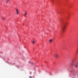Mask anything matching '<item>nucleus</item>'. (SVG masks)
Segmentation results:
<instances>
[{
    "label": "nucleus",
    "instance_id": "1",
    "mask_svg": "<svg viewBox=\"0 0 78 78\" xmlns=\"http://www.w3.org/2000/svg\"><path fill=\"white\" fill-rule=\"evenodd\" d=\"M66 25H67V23H63V25L62 27H61V30L63 33H64L66 30Z\"/></svg>",
    "mask_w": 78,
    "mask_h": 78
},
{
    "label": "nucleus",
    "instance_id": "2",
    "mask_svg": "<svg viewBox=\"0 0 78 78\" xmlns=\"http://www.w3.org/2000/svg\"><path fill=\"white\" fill-rule=\"evenodd\" d=\"M59 55L58 53H56L55 55V57L56 58H59Z\"/></svg>",
    "mask_w": 78,
    "mask_h": 78
},
{
    "label": "nucleus",
    "instance_id": "3",
    "mask_svg": "<svg viewBox=\"0 0 78 78\" xmlns=\"http://www.w3.org/2000/svg\"><path fill=\"white\" fill-rule=\"evenodd\" d=\"M16 15H18V14H19V11L18 10V9H16Z\"/></svg>",
    "mask_w": 78,
    "mask_h": 78
},
{
    "label": "nucleus",
    "instance_id": "4",
    "mask_svg": "<svg viewBox=\"0 0 78 78\" xmlns=\"http://www.w3.org/2000/svg\"><path fill=\"white\" fill-rule=\"evenodd\" d=\"M53 39H50L49 40V43H51L53 42Z\"/></svg>",
    "mask_w": 78,
    "mask_h": 78
},
{
    "label": "nucleus",
    "instance_id": "5",
    "mask_svg": "<svg viewBox=\"0 0 78 78\" xmlns=\"http://www.w3.org/2000/svg\"><path fill=\"white\" fill-rule=\"evenodd\" d=\"M1 19H2V20H5L6 19V18L4 17H1Z\"/></svg>",
    "mask_w": 78,
    "mask_h": 78
},
{
    "label": "nucleus",
    "instance_id": "6",
    "mask_svg": "<svg viewBox=\"0 0 78 78\" xmlns=\"http://www.w3.org/2000/svg\"><path fill=\"white\" fill-rule=\"evenodd\" d=\"M27 12H25V13H24V17H26L27 16Z\"/></svg>",
    "mask_w": 78,
    "mask_h": 78
},
{
    "label": "nucleus",
    "instance_id": "7",
    "mask_svg": "<svg viewBox=\"0 0 78 78\" xmlns=\"http://www.w3.org/2000/svg\"><path fill=\"white\" fill-rule=\"evenodd\" d=\"M6 0V2H5L6 3H8V2H9V0Z\"/></svg>",
    "mask_w": 78,
    "mask_h": 78
},
{
    "label": "nucleus",
    "instance_id": "8",
    "mask_svg": "<svg viewBox=\"0 0 78 78\" xmlns=\"http://www.w3.org/2000/svg\"><path fill=\"white\" fill-rule=\"evenodd\" d=\"M32 42L33 44H34V42H35V41H32Z\"/></svg>",
    "mask_w": 78,
    "mask_h": 78
},
{
    "label": "nucleus",
    "instance_id": "9",
    "mask_svg": "<svg viewBox=\"0 0 78 78\" xmlns=\"http://www.w3.org/2000/svg\"><path fill=\"white\" fill-rule=\"evenodd\" d=\"M70 14H68L67 16L68 18H70Z\"/></svg>",
    "mask_w": 78,
    "mask_h": 78
},
{
    "label": "nucleus",
    "instance_id": "10",
    "mask_svg": "<svg viewBox=\"0 0 78 78\" xmlns=\"http://www.w3.org/2000/svg\"><path fill=\"white\" fill-rule=\"evenodd\" d=\"M75 67L76 68V67H78V64H76L75 65Z\"/></svg>",
    "mask_w": 78,
    "mask_h": 78
},
{
    "label": "nucleus",
    "instance_id": "11",
    "mask_svg": "<svg viewBox=\"0 0 78 78\" xmlns=\"http://www.w3.org/2000/svg\"><path fill=\"white\" fill-rule=\"evenodd\" d=\"M29 77L30 78H32V77H31V76H29Z\"/></svg>",
    "mask_w": 78,
    "mask_h": 78
},
{
    "label": "nucleus",
    "instance_id": "12",
    "mask_svg": "<svg viewBox=\"0 0 78 78\" xmlns=\"http://www.w3.org/2000/svg\"><path fill=\"white\" fill-rule=\"evenodd\" d=\"M31 64H34V63L33 62H32Z\"/></svg>",
    "mask_w": 78,
    "mask_h": 78
}]
</instances>
